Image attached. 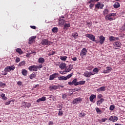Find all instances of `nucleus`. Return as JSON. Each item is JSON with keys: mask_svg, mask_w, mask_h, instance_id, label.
Wrapping results in <instances>:
<instances>
[{"mask_svg": "<svg viewBox=\"0 0 125 125\" xmlns=\"http://www.w3.org/2000/svg\"><path fill=\"white\" fill-rule=\"evenodd\" d=\"M95 110L97 113V114H99V115H101V113H102V111L98 107H96Z\"/></svg>", "mask_w": 125, "mask_h": 125, "instance_id": "nucleus-30", "label": "nucleus"}, {"mask_svg": "<svg viewBox=\"0 0 125 125\" xmlns=\"http://www.w3.org/2000/svg\"><path fill=\"white\" fill-rule=\"evenodd\" d=\"M109 13V10L107 9H105L103 11L104 15H107Z\"/></svg>", "mask_w": 125, "mask_h": 125, "instance_id": "nucleus-36", "label": "nucleus"}, {"mask_svg": "<svg viewBox=\"0 0 125 125\" xmlns=\"http://www.w3.org/2000/svg\"><path fill=\"white\" fill-rule=\"evenodd\" d=\"M105 38L103 36H101L99 37V41L97 40V42H96V43H98V42H100L101 44H103L104 43V42H105Z\"/></svg>", "mask_w": 125, "mask_h": 125, "instance_id": "nucleus-9", "label": "nucleus"}, {"mask_svg": "<svg viewBox=\"0 0 125 125\" xmlns=\"http://www.w3.org/2000/svg\"><path fill=\"white\" fill-rule=\"evenodd\" d=\"M17 84H18L19 85H22V82H20V81H19L17 83Z\"/></svg>", "mask_w": 125, "mask_h": 125, "instance_id": "nucleus-54", "label": "nucleus"}, {"mask_svg": "<svg viewBox=\"0 0 125 125\" xmlns=\"http://www.w3.org/2000/svg\"><path fill=\"white\" fill-rule=\"evenodd\" d=\"M12 101H8L5 103V105H9Z\"/></svg>", "mask_w": 125, "mask_h": 125, "instance_id": "nucleus-50", "label": "nucleus"}, {"mask_svg": "<svg viewBox=\"0 0 125 125\" xmlns=\"http://www.w3.org/2000/svg\"><path fill=\"white\" fill-rule=\"evenodd\" d=\"M84 83H85V81L77 82V79H74L72 82H68V84H70V85H73V84H74V85H79L80 84L83 85V84H84Z\"/></svg>", "mask_w": 125, "mask_h": 125, "instance_id": "nucleus-1", "label": "nucleus"}, {"mask_svg": "<svg viewBox=\"0 0 125 125\" xmlns=\"http://www.w3.org/2000/svg\"><path fill=\"white\" fill-rule=\"evenodd\" d=\"M55 54V52H52V55Z\"/></svg>", "mask_w": 125, "mask_h": 125, "instance_id": "nucleus-63", "label": "nucleus"}, {"mask_svg": "<svg viewBox=\"0 0 125 125\" xmlns=\"http://www.w3.org/2000/svg\"><path fill=\"white\" fill-rule=\"evenodd\" d=\"M82 99L81 98H77L73 100V104H78L79 102H82Z\"/></svg>", "mask_w": 125, "mask_h": 125, "instance_id": "nucleus-18", "label": "nucleus"}, {"mask_svg": "<svg viewBox=\"0 0 125 125\" xmlns=\"http://www.w3.org/2000/svg\"><path fill=\"white\" fill-rule=\"evenodd\" d=\"M16 51L20 55L23 54V51L21 48H18L16 49Z\"/></svg>", "mask_w": 125, "mask_h": 125, "instance_id": "nucleus-26", "label": "nucleus"}, {"mask_svg": "<svg viewBox=\"0 0 125 125\" xmlns=\"http://www.w3.org/2000/svg\"><path fill=\"white\" fill-rule=\"evenodd\" d=\"M114 48L115 49H120L121 48V42H115L113 43Z\"/></svg>", "mask_w": 125, "mask_h": 125, "instance_id": "nucleus-10", "label": "nucleus"}, {"mask_svg": "<svg viewBox=\"0 0 125 125\" xmlns=\"http://www.w3.org/2000/svg\"><path fill=\"white\" fill-rule=\"evenodd\" d=\"M86 25H87V26H89V25H90V23L87 22Z\"/></svg>", "mask_w": 125, "mask_h": 125, "instance_id": "nucleus-62", "label": "nucleus"}, {"mask_svg": "<svg viewBox=\"0 0 125 125\" xmlns=\"http://www.w3.org/2000/svg\"><path fill=\"white\" fill-rule=\"evenodd\" d=\"M5 85V83H2V82H0V86H4Z\"/></svg>", "mask_w": 125, "mask_h": 125, "instance_id": "nucleus-52", "label": "nucleus"}, {"mask_svg": "<svg viewBox=\"0 0 125 125\" xmlns=\"http://www.w3.org/2000/svg\"><path fill=\"white\" fill-rule=\"evenodd\" d=\"M16 63H18L19 62H20V58L17 57L16 58Z\"/></svg>", "mask_w": 125, "mask_h": 125, "instance_id": "nucleus-47", "label": "nucleus"}, {"mask_svg": "<svg viewBox=\"0 0 125 125\" xmlns=\"http://www.w3.org/2000/svg\"><path fill=\"white\" fill-rule=\"evenodd\" d=\"M36 76L37 75H36V74L32 73L30 76V79H35V78H36Z\"/></svg>", "mask_w": 125, "mask_h": 125, "instance_id": "nucleus-38", "label": "nucleus"}, {"mask_svg": "<svg viewBox=\"0 0 125 125\" xmlns=\"http://www.w3.org/2000/svg\"><path fill=\"white\" fill-rule=\"evenodd\" d=\"M72 60H73V61H77V57H74L72 58Z\"/></svg>", "mask_w": 125, "mask_h": 125, "instance_id": "nucleus-56", "label": "nucleus"}, {"mask_svg": "<svg viewBox=\"0 0 125 125\" xmlns=\"http://www.w3.org/2000/svg\"><path fill=\"white\" fill-rule=\"evenodd\" d=\"M98 92H101V91H105V86H103L97 89Z\"/></svg>", "mask_w": 125, "mask_h": 125, "instance_id": "nucleus-24", "label": "nucleus"}, {"mask_svg": "<svg viewBox=\"0 0 125 125\" xmlns=\"http://www.w3.org/2000/svg\"><path fill=\"white\" fill-rule=\"evenodd\" d=\"M59 86L60 87H62V88H63V87H64V86L62 85H60Z\"/></svg>", "mask_w": 125, "mask_h": 125, "instance_id": "nucleus-61", "label": "nucleus"}, {"mask_svg": "<svg viewBox=\"0 0 125 125\" xmlns=\"http://www.w3.org/2000/svg\"><path fill=\"white\" fill-rule=\"evenodd\" d=\"M60 69H62V70H63V69L66 68V63H62L60 64L59 66Z\"/></svg>", "mask_w": 125, "mask_h": 125, "instance_id": "nucleus-25", "label": "nucleus"}, {"mask_svg": "<svg viewBox=\"0 0 125 125\" xmlns=\"http://www.w3.org/2000/svg\"><path fill=\"white\" fill-rule=\"evenodd\" d=\"M66 79V77L65 76H61L59 75V74L58 73H54L53 74L50 76V79Z\"/></svg>", "mask_w": 125, "mask_h": 125, "instance_id": "nucleus-3", "label": "nucleus"}, {"mask_svg": "<svg viewBox=\"0 0 125 125\" xmlns=\"http://www.w3.org/2000/svg\"><path fill=\"white\" fill-rule=\"evenodd\" d=\"M112 67L107 66L105 69L104 70L103 73L104 74H107L108 73H110L111 71H112Z\"/></svg>", "mask_w": 125, "mask_h": 125, "instance_id": "nucleus-17", "label": "nucleus"}, {"mask_svg": "<svg viewBox=\"0 0 125 125\" xmlns=\"http://www.w3.org/2000/svg\"><path fill=\"white\" fill-rule=\"evenodd\" d=\"M98 98H99V99H100L101 98H102V97H103V96H102V94H99L97 96Z\"/></svg>", "mask_w": 125, "mask_h": 125, "instance_id": "nucleus-51", "label": "nucleus"}, {"mask_svg": "<svg viewBox=\"0 0 125 125\" xmlns=\"http://www.w3.org/2000/svg\"><path fill=\"white\" fill-rule=\"evenodd\" d=\"M30 28H31V29H33L34 30H36V29H37L36 26L34 25H30Z\"/></svg>", "mask_w": 125, "mask_h": 125, "instance_id": "nucleus-49", "label": "nucleus"}, {"mask_svg": "<svg viewBox=\"0 0 125 125\" xmlns=\"http://www.w3.org/2000/svg\"><path fill=\"white\" fill-rule=\"evenodd\" d=\"M72 76H73V73L68 74L67 76H66V77H64L66 78H63V79H70V78H71L72 77Z\"/></svg>", "mask_w": 125, "mask_h": 125, "instance_id": "nucleus-41", "label": "nucleus"}, {"mask_svg": "<svg viewBox=\"0 0 125 125\" xmlns=\"http://www.w3.org/2000/svg\"><path fill=\"white\" fill-rule=\"evenodd\" d=\"M114 109H115V105H111L109 107L110 111H114Z\"/></svg>", "mask_w": 125, "mask_h": 125, "instance_id": "nucleus-40", "label": "nucleus"}, {"mask_svg": "<svg viewBox=\"0 0 125 125\" xmlns=\"http://www.w3.org/2000/svg\"><path fill=\"white\" fill-rule=\"evenodd\" d=\"M48 125H53V122H52V121H50V122H49V123H48Z\"/></svg>", "mask_w": 125, "mask_h": 125, "instance_id": "nucleus-57", "label": "nucleus"}, {"mask_svg": "<svg viewBox=\"0 0 125 125\" xmlns=\"http://www.w3.org/2000/svg\"><path fill=\"white\" fill-rule=\"evenodd\" d=\"M14 69H15V66L14 65L6 67L4 69L5 73L4 75H7V72H10V71H14Z\"/></svg>", "mask_w": 125, "mask_h": 125, "instance_id": "nucleus-4", "label": "nucleus"}, {"mask_svg": "<svg viewBox=\"0 0 125 125\" xmlns=\"http://www.w3.org/2000/svg\"><path fill=\"white\" fill-rule=\"evenodd\" d=\"M59 18H61V19H63L64 18H65V17H64V16H62V17H60Z\"/></svg>", "mask_w": 125, "mask_h": 125, "instance_id": "nucleus-60", "label": "nucleus"}, {"mask_svg": "<svg viewBox=\"0 0 125 125\" xmlns=\"http://www.w3.org/2000/svg\"><path fill=\"white\" fill-rule=\"evenodd\" d=\"M64 23H65V20L59 18V24H60V25H63Z\"/></svg>", "mask_w": 125, "mask_h": 125, "instance_id": "nucleus-22", "label": "nucleus"}, {"mask_svg": "<svg viewBox=\"0 0 125 125\" xmlns=\"http://www.w3.org/2000/svg\"><path fill=\"white\" fill-rule=\"evenodd\" d=\"M93 6H94V4L91 3L89 5L90 9H92V7H93Z\"/></svg>", "mask_w": 125, "mask_h": 125, "instance_id": "nucleus-53", "label": "nucleus"}, {"mask_svg": "<svg viewBox=\"0 0 125 125\" xmlns=\"http://www.w3.org/2000/svg\"><path fill=\"white\" fill-rule=\"evenodd\" d=\"M73 68H74L73 64H70L69 65L65 67V71L67 72H70Z\"/></svg>", "mask_w": 125, "mask_h": 125, "instance_id": "nucleus-13", "label": "nucleus"}, {"mask_svg": "<svg viewBox=\"0 0 125 125\" xmlns=\"http://www.w3.org/2000/svg\"><path fill=\"white\" fill-rule=\"evenodd\" d=\"M104 101H105V100H104L103 98H101L100 100L97 102V105L98 106H100V105L102 104Z\"/></svg>", "mask_w": 125, "mask_h": 125, "instance_id": "nucleus-21", "label": "nucleus"}, {"mask_svg": "<svg viewBox=\"0 0 125 125\" xmlns=\"http://www.w3.org/2000/svg\"><path fill=\"white\" fill-rule=\"evenodd\" d=\"M67 94H62V99H63V100H65V99H66V98H67Z\"/></svg>", "mask_w": 125, "mask_h": 125, "instance_id": "nucleus-42", "label": "nucleus"}, {"mask_svg": "<svg viewBox=\"0 0 125 125\" xmlns=\"http://www.w3.org/2000/svg\"><path fill=\"white\" fill-rule=\"evenodd\" d=\"M72 37L74 38V39H77L78 37H79V34H78L77 32H74V33L72 34Z\"/></svg>", "mask_w": 125, "mask_h": 125, "instance_id": "nucleus-29", "label": "nucleus"}, {"mask_svg": "<svg viewBox=\"0 0 125 125\" xmlns=\"http://www.w3.org/2000/svg\"><path fill=\"white\" fill-rule=\"evenodd\" d=\"M21 104V107L22 108H30V107H31V105H32L31 103H27L26 102H22Z\"/></svg>", "mask_w": 125, "mask_h": 125, "instance_id": "nucleus-7", "label": "nucleus"}, {"mask_svg": "<svg viewBox=\"0 0 125 125\" xmlns=\"http://www.w3.org/2000/svg\"><path fill=\"white\" fill-rule=\"evenodd\" d=\"M28 69L30 72H32L33 71V72H37L38 71V69H37V65H33L28 67Z\"/></svg>", "mask_w": 125, "mask_h": 125, "instance_id": "nucleus-11", "label": "nucleus"}, {"mask_svg": "<svg viewBox=\"0 0 125 125\" xmlns=\"http://www.w3.org/2000/svg\"><path fill=\"white\" fill-rule=\"evenodd\" d=\"M122 30H125V23L124 24V25L122 27Z\"/></svg>", "mask_w": 125, "mask_h": 125, "instance_id": "nucleus-58", "label": "nucleus"}, {"mask_svg": "<svg viewBox=\"0 0 125 125\" xmlns=\"http://www.w3.org/2000/svg\"><path fill=\"white\" fill-rule=\"evenodd\" d=\"M80 116H81V117H85V114L80 113Z\"/></svg>", "mask_w": 125, "mask_h": 125, "instance_id": "nucleus-55", "label": "nucleus"}, {"mask_svg": "<svg viewBox=\"0 0 125 125\" xmlns=\"http://www.w3.org/2000/svg\"><path fill=\"white\" fill-rule=\"evenodd\" d=\"M38 62L39 63L43 64V63H44V59L43 58H40L38 60Z\"/></svg>", "mask_w": 125, "mask_h": 125, "instance_id": "nucleus-27", "label": "nucleus"}, {"mask_svg": "<svg viewBox=\"0 0 125 125\" xmlns=\"http://www.w3.org/2000/svg\"><path fill=\"white\" fill-rule=\"evenodd\" d=\"M108 120L109 121H111V122H113V123H114L118 121V117L116 116H112L108 119Z\"/></svg>", "mask_w": 125, "mask_h": 125, "instance_id": "nucleus-14", "label": "nucleus"}, {"mask_svg": "<svg viewBox=\"0 0 125 125\" xmlns=\"http://www.w3.org/2000/svg\"><path fill=\"white\" fill-rule=\"evenodd\" d=\"M70 27H71L70 23H65L64 25V29H68V28H70Z\"/></svg>", "mask_w": 125, "mask_h": 125, "instance_id": "nucleus-34", "label": "nucleus"}, {"mask_svg": "<svg viewBox=\"0 0 125 125\" xmlns=\"http://www.w3.org/2000/svg\"><path fill=\"white\" fill-rule=\"evenodd\" d=\"M26 64V62L24 61H23L19 63V67H22V66H24Z\"/></svg>", "mask_w": 125, "mask_h": 125, "instance_id": "nucleus-32", "label": "nucleus"}, {"mask_svg": "<svg viewBox=\"0 0 125 125\" xmlns=\"http://www.w3.org/2000/svg\"><path fill=\"white\" fill-rule=\"evenodd\" d=\"M95 98H96V95L92 94L89 97L90 101L93 102V99H95Z\"/></svg>", "mask_w": 125, "mask_h": 125, "instance_id": "nucleus-23", "label": "nucleus"}, {"mask_svg": "<svg viewBox=\"0 0 125 125\" xmlns=\"http://www.w3.org/2000/svg\"><path fill=\"white\" fill-rule=\"evenodd\" d=\"M99 0H90L88 3H91V2H96V1H98Z\"/></svg>", "mask_w": 125, "mask_h": 125, "instance_id": "nucleus-46", "label": "nucleus"}, {"mask_svg": "<svg viewBox=\"0 0 125 125\" xmlns=\"http://www.w3.org/2000/svg\"><path fill=\"white\" fill-rule=\"evenodd\" d=\"M93 72H94V73H96V74H97V73H98V72H99V69H98V68H95L93 69Z\"/></svg>", "mask_w": 125, "mask_h": 125, "instance_id": "nucleus-43", "label": "nucleus"}, {"mask_svg": "<svg viewBox=\"0 0 125 125\" xmlns=\"http://www.w3.org/2000/svg\"><path fill=\"white\" fill-rule=\"evenodd\" d=\"M93 75H95V73H92L88 71H86L84 73V76H85V77H86L87 78H89L90 76H92Z\"/></svg>", "mask_w": 125, "mask_h": 125, "instance_id": "nucleus-15", "label": "nucleus"}, {"mask_svg": "<svg viewBox=\"0 0 125 125\" xmlns=\"http://www.w3.org/2000/svg\"><path fill=\"white\" fill-rule=\"evenodd\" d=\"M58 115L59 116H62L63 115V112L61 111V109H59Z\"/></svg>", "mask_w": 125, "mask_h": 125, "instance_id": "nucleus-45", "label": "nucleus"}, {"mask_svg": "<svg viewBox=\"0 0 125 125\" xmlns=\"http://www.w3.org/2000/svg\"><path fill=\"white\" fill-rule=\"evenodd\" d=\"M21 73L23 76H26V75L28 74V72L26 70V69L22 70Z\"/></svg>", "mask_w": 125, "mask_h": 125, "instance_id": "nucleus-37", "label": "nucleus"}, {"mask_svg": "<svg viewBox=\"0 0 125 125\" xmlns=\"http://www.w3.org/2000/svg\"><path fill=\"white\" fill-rule=\"evenodd\" d=\"M116 15V13H110L105 16V20H107V21H112V20H114V18L113 17H114Z\"/></svg>", "mask_w": 125, "mask_h": 125, "instance_id": "nucleus-2", "label": "nucleus"}, {"mask_svg": "<svg viewBox=\"0 0 125 125\" xmlns=\"http://www.w3.org/2000/svg\"><path fill=\"white\" fill-rule=\"evenodd\" d=\"M95 7L98 9H102V8L104 7V4L98 2L97 4L95 5Z\"/></svg>", "mask_w": 125, "mask_h": 125, "instance_id": "nucleus-12", "label": "nucleus"}, {"mask_svg": "<svg viewBox=\"0 0 125 125\" xmlns=\"http://www.w3.org/2000/svg\"><path fill=\"white\" fill-rule=\"evenodd\" d=\"M0 96H1V97H2V99H4V100H6V99H7V98L5 97V94L1 93L0 94Z\"/></svg>", "mask_w": 125, "mask_h": 125, "instance_id": "nucleus-35", "label": "nucleus"}, {"mask_svg": "<svg viewBox=\"0 0 125 125\" xmlns=\"http://www.w3.org/2000/svg\"><path fill=\"white\" fill-rule=\"evenodd\" d=\"M46 100V97L43 96L42 98H39L37 100V103H40V102H42V101H45Z\"/></svg>", "mask_w": 125, "mask_h": 125, "instance_id": "nucleus-20", "label": "nucleus"}, {"mask_svg": "<svg viewBox=\"0 0 125 125\" xmlns=\"http://www.w3.org/2000/svg\"><path fill=\"white\" fill-rule=\"evenodd\" d=\"M109 41L110 42L116 41V38L114 37L113 36H111L110 37H109Z\"/></svg>", "mask_w": 125, "mask_h": 125, "instance_id": "nucleus-39", "label": "nucleus"}, {"mask_svg": "<svg viewBox=\"0 0 125 125\" xmlns=\"http://www.w3.org/2000/svg\"><path fill=\"white\" fill-rule=\"evenodd\" d=\"M87 53V49L85 48H83L81 51L80 56L81 57H84Z\"/></svg>", "mask_w": 125, "mask_h": 125, "instance_id": "nucleus-8", "label": "nucleus"}, {"mask_svg": "<svg viewBox=\"0 0 125 125\" xmlns=\"http://www.w3.org/2000/svg\"><path fill=\"white\" fill-rule=\"evenodd\" d=\"M85 37L88 38L92 42H95L96 43L98 42L97 40H95V36L92 34H85Z\"/></svg>", "mask_w": 125, "mask_h": 125, "instance_id": "nucleus-6", "label": "nucleus"}, {"mask_svg": "<svg viewBox=\"0 0 125 125\" xmlns=\"http://www.w3.org/2000/svg\"><path fill=\"white\" fill-rule=\"evenodd\" d=\"M52 31L53 33H57V32H58V28L56 27H53L52 29Z\"/></svg>", "mask_w": 125, "mask_h": 125, "instance_id": "nucleus-33", "label": "nucleus"}, {"mask_svg": "<svg viewBox=\"0 0 125 125\" xmlns=\"http://www.w3.org/2000/svg\"><path fill=\"white\" fill-rule=\"evenodd\" d=\"M49 89L51 91H53V90H56V89H58V86H57L56 85H54L50 86L49 87Z\"/></svg>", "mask_w": 125, "mask_h": 125, "instance_id": "nucleus-16", "label": "nucleus"}, {"mask_svg": "<svg viewBox=\"0 0 125 125\" xmlns=\"http://www.w3.org/2000/svg\"><path fill=\"white\" fill-rule=\"evenodd\" d=\"M36 36L31 37L29 39V43L31 44L32 43V42H35V40H36Z\"/></svg>", "mask_w": 125, "mask_h": 125, "instance_id": "nucleus-19", "label": "nucleus"}, {"mask_svg": "<svg viewBox=\"0 0 125 125\" xmlns=\"http://www.w3.org/2000/svg\"><path fill=\"white\" fill-rule=\"evenodd\" d=\"M60 58L61 59V60H62V61H66V60H67V58H68V57H67V56H60Z\"/></svg>", "mask_w": 125, "mask_h": 125, "instance_id": "nucleus-31", "label": "nucleus"}, {"mask_svg": "<svg viewBox=\"0 0 125 125\" xmlns=\"http://www.w3.org/2000/svg\"><path fill=\"white\" fill-rule=\"evenodd\" d=\"M59 80L60 81H67V79H61Z\"/></svg>", "mask_w": 125, "mask_h": 125, "instance_id": "nucleus-59", "label": "nucleus"}, {"mask_svg": "<svg viewBox=\"0 0 125 125\" xmlns=\"http://www.w3.org/2000/svg\"><path fill=\"white\" fill-rule=\"evenodd\" d=\"M107 120H108L107 118H104V119H102L101 121L102 123H105V122H106Z\"/></svg>", "mask_w": 125, "mask_h": 125, "instance_id": "nucleus-48", "label": "nucleus"}, {"mask_svg": "<svg viewBox=\"0 0 125 125\" xmlns=\"http://www.w3.org/2000/svg\"><path fill=\"white\" fill-rule=\"evenodd\" d=\"M120 6V3L118 2H115L113 5V7H114V8H119Z\"/></svg>", "mask_w": 125, "mask_h": 125, "instance_id": "nucleus-28", "label": "nucleus"}, {"mask_svg": "<svg viewBox=\"0 0 125 125\" xmlns=\"http://www.w3.org/2000/svg\"><path fill=\"white\" fill-rule=\"evenodd\" d=\"M75 90H76V91H78V90H80V89H75Z\"/></svg>", "mask_w": 125, "mask_h": 125, "instance_id": "nucleus-64", "label": "nucleus"}, {"mask_svg": "<svg viewBox=\"0 0 125 125\" xmlns=\"http://www.w3.org/2000/svg\"><path fill=\"white\" fill-rule=\"evenodd\" d=\"M41 43L42 45H51L52 44V42L48 41L47 39L42 40Z\"/></svg>", "mask_w": 125, "mask_h": 125, "instance_id": "nucleus-5", "label": "nucleus"}, {"mask_svg": "<svg viewBox=\"0 0 125 125\" xmlns=\"http://www.w3.org/2000/svg\"><path fill=\"white\" fill-rule=\"evenodd\" d=\"M42 64H40L38 66L36 65V69H37V71H38V69H42Z\"/></svg>", "mask_w": 125, "mask_h": 125, "instance_id": "nucleus-44", "label": "nucleus"}]
</instances>
